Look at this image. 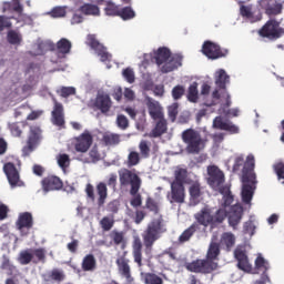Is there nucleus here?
<instances>
[{
    "label": "nucleus",
    "mask_w": 284,
    "mask_h": 284,
    "mask_svg": "<svg viewBox=\"0 0 284 284\" xmlns=\"http://www.w3.org/2000/svg\"><path fill=\"white\" fill-rule=\"evenodd\" d=\"M3 172L9 181L11 187H24L26 182L21 180V175L19 174V170L12 162H7L3 165Z\"/></svg>",
    "instance_id": "obj_12"
},
{
    "label": "nucleus",
    "mask_w": 284,
    "mask_h": 284,
    "mask_svg": "<svg viewBox=\"0 0 284 284\" xmlns=\"http://www.w3.org/2000/svg\"><path fill=\"white\" fill-rule=\"evenodd\" d=\"M139 163H141V155L139 154V152H130L126 162L128 168H134V165H139Z\"/></svg>",
    "instance_id": "obj_50"
},
{
    "label": "nucleus",
    "mask_w": 284,
    "mask_h": 284,
    "mask_svg": "<svg viewBox=\"0 0 284 284\" xmlns=\"http://www.w3.org/2000/svg\"><path fill=\"white\" fill-rule=\"evenodd\" d=\"M115 264L118 266V272L122 278H125L126 283H134V277H132V268L130 267V260L128 258V252L120 255Z\"/></svg>",
    "instance_id": "obj_14"
},
{
    "label": "nucleus",
    "mask_w": 284,
    "mask_h": 284,
    "mask_svg": "<svg viewBox=\"0 0 284 284\" xmlns=\"http://www.w3.org/2000/svg\"><path fill=\"white\" fill-rule=\"evenodd\" d=\"M168 114H169L170 121H172V123H174V121H176V116H179V104H178V102H174L173 104H171L168 108Z\"/></svg>",
    "instance_id": "obj_56"
},
{
    "label": "nucleus",
    "mask_w": 284,
    "mask_h": 284,
    "mask_svg": "<svg viewBox=\"0 0 284 284\" xmlns=\"http://www.w3.org/2000/svg\"><path fill=\"white\" fill-rule=\"evenodd\" d=\"M145 207L150 212H153V214H159V203L156 201H154V199L148 197L146 203H145Z\"/></svg>",
    "instance_id": "obj_60"
},
{
    "label": "nucleus",
    "mask_w": 284,
    "mask_h": 284,
    "mask_svg": "<svg viewBox=\"0 0 284 284\" xmlns=\"http://www.w3.org/2000/svg\"><path fill=\"white\" fill-rule=\"evenodd\" d=\"M169 199L170 203H185V185L171 183Z\"/></svg>",
    "instance_id": "obj_21"
},
{
    "label": "nucleus",
    "mask_w": 284,
    "mask_h": 284,
    "mask_svg": "<svg viewBox=\"0 0 284 284\" xmlns=\"http://www.w3.org/2000/svg\"><path fill=\"white\" fill-rule=\"evenodd\" d=\"M257 34L262 37V39H268V41H276L284 36V28L281 27V22H278L276 19H270L257 31Z\"/></svg>",
    "instance_id": "obj_9"
},
{
    "label": "nucleus",
    "mask_w": 284,
    "mask_h": 284,
    "mask_svg": "<svg viewBox=\"0 0 284 284\" xmlns=\"http://www.w3.org/2000/svg\"><path fill=\"white\" fill-rule=\"evenodd\" d=\"M207 183L212 190H219L225 183V173L216 165L207 166Z\"/></svg>",
    "instance_id": "obj_16"
},
{
    "label": "nucleus",
    "mask_w": 284,
    "mask_h": 284,
    "mask_svg": "<svg viewBox=\"0 0 284 284\" xmlns=\"http://www.w3.org/2000/svg\"><path fill=\"white\" fill-rule=\"evenodd\" d=\"M183 143H185L186 154H201L205 150V140L201 133L194 129H186L181 134Z\"/></svg>",
    "instance_id": "obj_5"
},
{
    "label": "nucleus",
    "mask_w": 284,
    "mask_h": 284,
    "mask_svg": "<svg viewBox=\"0 0 284 284\" xmlns=\"http://www.w3.org/2000/svg\"><path fill=\"white\" fill-rule=\"evenodd\" d=\"M240 6V14L243 17V19H247V21H251V23H256V21H261V17L254 16V11H252L253 7L252 4H243V1H239Z\"/></svg>",
    "instance_id": "obj_27"
},
{
    "label": "nucleus",
    "mask_w": 284,
    "mask_h": 284,
    "mask_svg": "<svg viewBox=\"0 0 284 284\" xmlns=\"http://www.w3.org/2000/svg\"><path fill=\"white\" fill-rule=\"evenodd\" d=\"M185 179H187V171L184 169H180L175 172V179L171 182V184L184 185Z\"/></svg>",
    "instance_id": "obj_48"
},
{
    "label": "nucleus",
    "mask_w": 284,
    "mask_h": 284,
    "mask_svg": "<svg viewBox=\"0 0 284 284\" xmlns=\"http://www.w3.org/2000/svg\"><path fill=\"white\" fill-rule=\"evenodd\" d=\"M0 268L6 270L8 272V275L12 276V274H14V270H17V266L12 265V263H10V258H8V256L3 255Z\"/></svg>",
    "instance_id": "obj_47"
},
{
    "label": "nucleus",
    "mask_w": 284,
    "mask_h": 284,
    "mask_svg": "<svg viewBox=\"0 0 284 284\" xmlns=\"http://www.w3.org/2000/svg\"><path fill=\"white\" fill-rule=\"evenodd\" d=\"M149 114L153 121H158V119L165 118V114L163 113V108L161 104H159L158 101L149 100L146 103Z\"/></svg>",
    "instance_id": "obj_25"
},
{
    "label": "nucleus",
    "mask_w": 284,
    "mask_h": 284,
    "mask_svg": "<svg viewBox=\"0 0 284 284\" xmlns=\"http://www.w3.org/2000/svg\"><path fill=\"white\" fill-rule=\"evenodd\" d=\"M2 12H16L18 17H23V4L19 0H12V2H4Z\"/></svg>",
    "instance_id": "obj_29"
},
{
    "label": "nucleus",
    "mask_w": 284,
    "mask_h": 284,
    "mask_svg": "<svg viewBox=\"0 0 284 284\" xmlns=\"http://www.w3.org/2000/svg\"><path fill=\"white\" fill-rule=\"evenodd\" d=\"M85 43L91 50H94V52L103 48V44L97 39V34H88Z\"/></svg>",
    "instance_id": "obj_44"
},
{
    "label": "nucleus",
    "mask_w": 284,
    "mask_h": 284,
    "mask_svg": "<svg viewBox=\"0 0 284 284\" xmlns=\"http://www.w3.org/2000/svg\"><path fill=\"white\" fill-rule=\"evenodd\" d=\"M220 110L223 114H226V116H239V109H230V106L225 105V102H222Z\"/></svg>",
    "instance_id": "obj_63"
},
{
    "label": "nucleus",
    "mask_w": 284,
    "mask_h": 284,
    "mask_svg": "<svg viewBox=\"0 0 284 284\" xmlns=\"http://www.w3.org/2000/svg\"><path fill=\"white\" fill-rule=\"evenodd\" d=\"M58 94L62 97V99H68V97H74L77 94V89L74 87H62Z\"/></svg>",
    "instance_id": "obj_52"
},
{
    "label": "nucleus",
    "mask_w": 284,
    "mask_h": 284,
    "mask_svg": "<svg viewBox=\"0 0 284 284\" xmlns=\"http://www.w3.org/2000/svg\"><path fill=\"white\" fill-rule=\"evenodd\" d=\"M202 54H204V57H206L207 59L215 61L216 59H222V57H226L227 50L221 49V45H219L217 43L206 40L202 45Z\"/></svg>",
    "instance_id": "obj_11"
},
{
    "label": "nucleus",
    "mask_w": 284,
    "mask_h": 284,
    "mask_svg": "<svg viewBox=\"0 0 284 284\" xmlns=\"http://www.w3.org/2000/svg\"><path fill=\"white\" fill-rule=\"evenodd\" d=\"M132 256L138 267H143V242L139 237H135L132 243Z\"/></svg>",
    "instance_id": "obj_23"
},
{
    "label": "nucleus",
    "mask_w": 284,
    "mask_h": 284,
    "mask_svg": "<svg viewBox=\"0 0 284 284\" xmlns=\"http://www.w3.org/2000/svg\"><path fill=\"white\" fill-rule=\"evenodd\" d=\"M12 19H16V18L8 17V16H0V32H3V30H12Z\"/></svg>",
    "instance_id": "obj_49"
},
{
    "label": "nucleus",
    "mask_w": 284,
    "mask_h": 284,
    "mask_svg": "<svg viewBox=\"0 0 284 284\" xmlns=\"http://www.w3.org/2000/svg\"><path fill=\"white\" fill-rule=\"evenodd\" d=\"M93 108L100 110L102 114H108L112 109V99L108 94H98L93 102Z\"/></svg>",
    "instance_id": "obj_20"
},
{
    "label": "nucleus",
    "mask_w": 284,
    "mask_h": 284,
    "mask_svg": "<svg viewBox=\"0 0 284 284\" xmlns=\"http://www.w3.org/2000/svg\"><path fill=\"white\" fill-rule=\"evenodd\" d=\"M195 221L203 227H216L227 219V211L225 209H214L205 205L194 215Z\"/></svg>",
    "instance_id": "obj_4"
},
{
    "label": "nucleus",
    "mask_w": 284,
    "mask_h": 284,
    "mask_svg": "<svg viewBox=\"0 0 284 284\" xmlns=\"http://www.w3.org/2000/svg\"><path fill=\"white\" fill-rule=\"evenodd\" d=\"M10 132L12 136L21 138L23 134V131L21 130V125H19V122L11 123L9 125Z\"/></svg>",
    "instance_id": "obj_64"
},
{
    "label": "nucleus",
    "mask_w": 284,
    "mask_h": 284,
    "mask_svg": "<svg viewBox=\"0 0 284 284\" xmlns=\"http://www.w3.org/2000/svg\"><path fill=\"white\" fill-rule=\"evenodd\" d=\"M273 172L277 176V181H284V162H277L273 165Z\"/></svg>",
    "instance_id": "obj_58"
},
{
    "label": "nucleus",
    "mask_w": 284,
    "mask_h": 284,
    "mask_svg": "<svg viewBox=\"0 0 284 284\" xmlns=\"http://www.w3.org/2000/svg\"><path fill=\"white\" fill-rule=\"evenodd\" d=\"M257 4L260 10L267 17H278V14H283V3L278 2V0H260Z\"/></svg>",
    "instance_id": "obj_13"
},
{
    "label": "nucleus",
    "mask_w": 284,
    "mask_h": 284,
    "mask_svg": "<svg viewBox=\"0 0 284 284\" xmlns=\"http://www.w3.org/2000/svg\"><path fill=\"white\" fill-rule=\"evenodd\" d=\"M31 254L38 260H33V263H45V248L40 247L33 251L31 250Z\"/></svg>",
    "instance_id": "obj_51"
},
{
    "label": "nucleus",
    "mask_w": 284,
    "mask_h": 284,
    "mask_svg": "<svg viewBox=\"0 0 284 284\" xmlns=\"http://www.w3.org/2000/svg\"><path fill=\"white\" fill-rule=\"evenodd\" d=\"M83 272H94L97 270V258L92 254H88L82 260Z\"/></svg>",
    "instance_id": "obj_35"
},
{
    "label": "nucleus",
    "mask_w": 284,
    "mask_h": 284,
    "mask_svg": "<svg viewBox=\"0 0 284 284\" xmlns=\"http://www.w3.org/2000/svg\"><path fill=\"white\" fill-rule=\"evenodd\" d=\"M255 159L253 154L246 156V163L242 169V201L246 205L252 203L254 191L256 190V173H254Z\"/></svg>",
    "instance_id": "obj_1"
},
{
    "label": "nucleus",
    "mask_w": 284,
    "mask_h": 284,
    "mask_svg": "<svg viewBox=\"0 0 284 284\" xmlns=\"http://www.w3.org/2000/svg\"><path fill=\"white\" fill-rule=\"evenodd\" d=\"M34 258V255L32 254V250H23L20 252L18 256V261L20 265H30Z\"/></svg>",
    "instance_id": "obj_43"
},
{
    "label": "nucleus",
    "mask_w": 284,
    "mask_h": 284,
    "mask_svg": "<svg viewBox=\"0 0 284 284\" xmlns=\"http://www.w3.org/2000/svg\"><path fill=\"white\" fill-rule=\"evenodd\" d=\"M116 125L120 128V130H128V128H130V121L125 115L120 114L116 118Z\"/></svg>",
    "instance_id": "obj_61"
},
{
    "label": "nucleus",
    "mask_w": 284,
    "mask_h": 284,
    "mask_svg": "<svg viewBox=\"0 0 284 284\" xmlns=\"http://www.w3.org/2000/svg\"><path fill=\"white\" fill-rule=\"evenodd\" d=\"M186 98H187V101H190V103H196L199 101V83L197 82H193L192 84H190Z\"/></svg>",
    "instance_id": "obj_42"
},
{
    "label": "nucleus",
    "mask_w": 284,
    "mask_h": 284,
    "mask_svg": "<svg viewBox=\"0 0 284 284\" xmlns=\"http://www.w3.org/2000/svg\"><path fill=\"white\" fill-rule=\"evenodd\" d=\"M234 258L237 261V268L246 274H252V264L250 263V257L247 256V251L245 248L237 246L234 250Z\"/></svg>",
    "instance_id": "obj_17"
},
{
    "label": "nucleus",
    "mask_w": 284,
    "mask_h": 284,
    "mask_svg": "<svg viewBox=\"0 0 284 284\" xmlns=\"http://www.w3.org/2000/svg\"><path fill=\"white\" fill-rule=\"evenodd\" d=\"M168 232V226L165 225V220L163 215H160L158 219H153L142 233V240L144 245V253L150 256L154 247L155 241L161 239V235Z\"/></svg>",
    "instance_id": "obj_2"
},
{
    "label": "nucleus",
    "mask_w": 284,
    "mask_h": 284,
    "mask_svg": "<svg viewBox=\"0 0 284 284\" xmlns=\"http://www.w3.org/2000/svg\"><path fill=\"white\" fill-rule=\"evenodd\" d=\"M185 94V87L178 84L172 89V97L174 101H179Z\"/></svg>",
    "instance_id": "obj_59"
},
{
    "label": "nucleus",
    "mask_w": 284,
    "mask_h": 284,
    "mask_svg": "<svg viewBox=\"0 0 284 284\" xmlns=\"http://www.w3.org/2000/svg\"><path fill=\"white\" fill-rule=\"evenodd\" d=\"M98 57H100V61L102 63H105V61H112V54L108 52V49L103 45L100 48V50L95 51Z\"/></svg>",
    "instance_id": "obj_57"
},
{
    "label": "nucleus",
    "mask_w": 284,
    "mask_h": 284,
    "mask_svg": "<svg viewBox=\"0 0 284 284\" xmlns=\"http://www.w3.org/2000/svg\"><path fill=\"white\" fill-rule=\"evenodd\" d=\"M220 243L221 245H225L227 252H231L233 246L236 244V237L233 233L225 232L222 234Z\"/></svg>",
    "instance_id": "obj_36"
},
{
    "label": "nucleus",
    "mask_w": 284,
    "mask_h": 284,
    "mask_svg": "<svg viewBox=\"0 0 284 284\" xmlns=\"http://www.w3.org/2000/svg\"><path fill=\"white\" fill-rule=\"evenodd\" d=\"M119 181L121 187H129L131 196H135V194H139V190H141V178L136 172L129 170V169H121L119 172Z\"/></svg>",
    "instance_id": "obj_7"
},
{
    "label": "nucleus",
    "mask_w": 284,
    "mask_h": 284,
    "mask_svg": "<svg viewBox=\"0 0 284 284\" xmlns=\"http://www.w3.org/2000/svg\"><path fill=\"white\" fill-rule=\"evenodd\" d=\"M139 150L142 159H150V144H148V141L142 140L139 144Z\"/></svg>",
    "instance_id": "obj_55"
},
{
    "label": "nucleus",
    "mask_w": 284,
    "mask_h": 284,
    "mask_svg": "<svg viewBox=\"0 0 284 284\" xmlns=\"http://www.w3.org/2000/svg\"><path fill=\"white\" fill-rule=\"evenodd\" d=\"M100 225H101L103 232H110V230H112V227H114V219L104 216L100 221Z\"/></svg>",
    "instance_id": "obj_53"
},
{
    "label": "nucleus",
    "mask_w": 284,
    "mask_h": 284,
    "mask_svg": "<svg viewBox=\"0 0 284 284\" xmlns=\"http://www.w3.org/2000/svg\"><path fill=\"white\" fill-rule=\"evenodd\" d=\"M187 272H193V274H212L219 270V262H214L205 258H196L190 263L185 264Z\"/></svg>",
    "instance_id": "obj_8"
},
{
    "label": "nucleus",
    "mask_w": 284,
    "mask_h": 284,
    "mask_svg": "<svg viewBox=\"0 0 284 284\" xmlns=\"http://www.w3.org/2000/svg\"><path fill=\"white\" fill-rule=\"evenodd\" d=\"M16 225L18 227V230H31L32 225H34V220L32 217V213L30 212H23L20 213Z\"/></svg>",
    "instance_id": "obj_26"
},
{
    "label": "nucleus",
    "mask_w": 284,
    "mask_h": 284,
    "mask_svg": "<svg viewBox=\"0 0 284 284\" xmlns=\"http://www.w3.org/2000/svg\"><path fill=\"white\" fill-rule=\"evenodd\" d=\"M118 17L123 19V21H130V19H134V17H136V13L131 9V7H124L120 9Z\"/></svg>",
    "instance_id": "obj_45"
},
{
    "label": "nucleus",
    "mask_w": 284,
    "mask_h": 284,
    "mask_svg": "<svg viewBox=\"0 0 284 284\" xmlns=\"http://www.w3.org/2000/svg\"><path fill=\"white\" fill-rule=\"evenodd\" d=\"M120 10L119 6L114 4L112 1H108L104 8V12L108 17H119Z\"/></svg>",
    "instance_id": "obj_46"
},
{
    "label": "nucleus",
    "mask_w": 284,
    "mask_h": 284,
    "mask_svg": "<svg viewBox=\"0 0 284 284\" xmlns=\"http://www.w3.org/2000/svg\"><path fill=\"white\" fill-rule=\"evenodd\" d=\"M58 165L62 169L65 170L67 168H70V155L63 153L59 154L57 158Z\"/></svg>",
    "instance_id": "obj_54"
},
{
    "label": "nucleus",
    "mask_w": 284,
    "mask_h": 284,
    "mask_svg": "<svg viewBox=\"0 0 284 284\" xmlns=\"http://www.w3.org/2000/svg\"><path fill=\"white\" fill-rule=\"evenodd\" d=\"M241 219H243V206L233 205L229 215V225H231L233 230H236L239 223H241Z\"/></svg>",
    "instance_id": "obj_24"
},
{
    "label": "nucleus",
    "mask_w": 284,
    "mask_h": 284,
    "mask_svg": "<svg viewBox=\"0 0 284 284\" xmlns=\"http://www.w3.org/2000/svg\"><path fill=\"white\" fill-rule=\"evenodd\" d=\"M110 239L113 241L114 245H121L122 248L125 247V233L113 230L109 234Z\"/></svg>",
    "instance_id": "obj_39"
},
{
    "label": "nucleus",
    "mask_w": 284,
    "mask_h": 284,
    "mask_svg": "<svg viewBox=\"0 0 284 284\" xmlns=\"http://www.w3.org/2000/svg\"><path fill=\"white\" fill-rule=\"evenodd\" d=\"M140 276H141V281L144 284H164L161 276H159L156 273L142 272V273H140Z\"/></svg>",
    "instance_id": "obj_34"
},
{
    "label": "nucleus",
    "mask_w": 284,
    "mask_h": 284,
    "mask_svg": "<svg viewBox=\"0 0 284 284\" xmlns=\"http://www.w3.org/2000/svg\"><path fill=\"white\" fill-rule=\"evenodd\" d=\"M7 41L10 45H21L23 36H21L19 31L10 29L7 32Z\"/></svg>",
    "instance_id": "obj_38"
},
{
    "label": "nucleus",
    "mask_w": 284,
    "mask_h": 284,
    "mask_svg": "<svg viewBox=\"0 0 284 284\" xmlns=\"http://www.w3.org/2000/svg\"><path fill=\"white\" fill-rule=\"evenodd\" d=\"M98 194V205H105V200L108 199V184L105 182H99L95 186Z\"/></svg>",
    "instance_id": "obj_32"
},
{
    "label": "nucleus",
    "mask_w": 284,
    "mask_h": 284,
    "mask_svg": "<svg viewBox=\"0 0 284 284\" xmlns=\"http://www.w3.org/2000/svg\"><path fill=\"white\" fill-rule=\"evenodd\" d=\"M79 10L85 17H101V9L99 6L93 3H84Z\"/></svg>",
    "instance_id": "obj_31"
},
{
    "label": "nucleus",
    "mask_w": 284,
    "mask_h": 284,
    "mask_svg": "<svg viewBox=\"0 0 284 284\" xmlns=\"http://www.w3.org/2000/svg\"><path fill=\"white\" fill-rule=\"evenodd\" d=\"M154 59L162 74L174 72L183 65V57L180 53H172L168 47H160L154 53Z\"/></svg>",
    "instance_id": "obj_3"
},
{
    "label": "nucleus",
    "mask_w": 284,
    "mask_h": 284,
    "mask_svg": "<svg viewBox=\"0 0 284 284\" xmlns=\"http://www.w3.org/2000/svg\"><path fill=\"white\" fill-rule=\"evenodd\" d=\"M227 83H230V75H227L225 70H219L215 78L216 89L212 92V99H215V101L222 99V101H225V106L230 108L232 105V98L227 93Z\"/></svg>",
    "instance_id": "obj_6"
},
{
    "label": "nucleus",
    "mask_w": 284,
    "mask_h": 284,
    "mask_svg": "<svg viewBox=\"0 0 284 284\" xmlns=\"http://www.w3.org/2000/svg\"><path fill=\"white\" fill-rule=\"evenodd\" d=\"M189 194H190V204L191 205H199L201 203V196L203 195V192H201V184L199 182H194L189 187Z\"/></svg>",
    "instance_id": "obj_28"
},
{
    "label": "nucleus",
    "mask_w": 284,
    "mask_h": 284,
    "mask_svg": "<svg viewBox=\"0 0 284 284\" xmlns=\"http://www.w3.org/2000/svg\"><path fill=\"white\" fill-rule=\"evenodd\" d=\"M213 128L215 130H224L225 132H230V134H239L240 132V129L236 126V124L232 122H225L221 116H216L213 120Z\"/></svg>",
    "instance_id": "obj_22"
},
{
    "label": "nucleus",
    "mask_w": 284,
    "mask_h": 284,
    "mask_svg": "<svg viewBox=\"0 0 284 284\" xmlns=\"http://www.w3.org/2000/svg\"><path fill=\"white\" fill-rule=\"evenodd\" d=\"M196 230H199V225L193 223L179 236V243H187V241H190V239H192L194 234H196Z\"/></svg>",
    "instance_id": "obj_37"
},
{
    "label": "nucleus",
    "mask_w": 284,
    "mask_h": 284,
    "mask_svg": "<svg viewBox=\"0 0 284 284\" xmlns=\"http://www.w3.org/2000/svg\"><path fill=\"white\" fill-rule=\"evenodd\" d=\"M53 101V110L51 112V123L60 130H65V111L63 109V104L57 101L55 98Z\"/></svg>",
    "instance_id": "obj_15"
},
{
    "label": "nucleus",
    "mask_w": 284,
    "mask_h": 284,
    "mask_svg": "<svg viewBox=\"0 0 284 284\" xmlns=\"http://www.w3.org/2000/svg\"><path fill=\"white\" fill-rule=\"evenodd\" d=\"M94 143V138L90 131L85 130L82 134L75 138L74 150L77 152L85 153Z\"/></svg>",
    "instance_id": "obj_18"
},
{
    "label": "nucleus",
    "mask_w": 284,
    "mask_h": 284,
    "mask_svg": "<svg viewBox=\"0 0 284 284\" xmlns=\"http://www.w3.org/2000/svg\"><path fill=\"white\" fill-rule=\"evenodd\" d=\"M102 143L106 146L119 145V143H121V135L116 133H104L102 136Z\"/></svg>",
    "instance_id": "obj_41"
},
{
    "label": "nucleus",
    "mask_w": 284,
    "mask_h": 284,
    "mask_svg": "<svg viewBox=\"0 0 284 284\" xmlns=\"http://www.w3.org/2000/svg\"><path fill=\"white\" fill-rule=\"evenodd\" d=\"M41 185L44 192L63 190V181L57 175H49L42 179Z\"/></svg>",
    "instance_id": "obj_19"
},
{
    "label": "nucleus",
    "mask_w": 284,
    "mask_h": 284,
    "mask_svg": "<svg viewBox=\"0 0 284 284\" xmlns=\"http://www.w3.org/2000/svg\"><path fill=\"white\" fill-rule=\"evenodd\" d=\"M165 132H168V120H165V118L158 119L155 126L151 131V136L159 139V136H163Z\"/></svg>",
    "instance_id": "obj_30"
},
{
    "label": "nucleus",
    "mask_w": 284,
    "mask_h": 284,
    "mask_svg": "<svg viewBox=\"0 0 284 284\" xmlns=\"http://www.w3.org/2000/svg\"><path fill=\"white\" fill-rule=\"evenodd\" d=\"M43 131L41 130V126L33 124L29 126V135L27 139V145L23 146L22 152L24 156H30L34 150L39 146V143H41V140L43 139Z\"/></svg>",
    "instance_id": "obj_10"
},
{
    "label": "nucleus",
    "mask_w": 284,
    "mask_h": 284,
    "mask_svg": "<svg viewBox=\"0 0 284 284\" xmlns=\"http://www.w3.org/2000/svg\"><path fill=\"white\" fill-rule=\"evenodd\" d=\"M220 255H221V245H219V243L216 242H211L206 252V258L209 261H214V263H217Z\"/></svg>",
    "instance_id": "obj_33"
},
{
    "label": "nucleus",
    "mask_w": 284,
    "mask_h": 284,
    "mask_svg": "<svg viewBox=\"0 0 284 284\" xmlns=\"http://www.w3.org/2000/svg\"><path fill=\"white\" fill-rule=\"evenodd\" d=\"M255 267L256 270L263 268L265 272H267L270 270V263H267L263 256H257L255 260Z\"/></svg>",
    "instance_id": "obj_62"
},
{
    "label": "nucleus",
    "mask_w": 284,
    "mask_h": 284,
    "mask_svg": "<svg viewBox=\"0 0 284 284\" xmlns=\"http://www.w3.org/2000/svg\"><path fill=\"white\" fill-rule=\"evenodd\" d=\"M72 50V42L70 40L62 38L57 42V51L59 54H70Z\"/></svg>",
    "instance_id": "obj_40"
}]
</instances>
